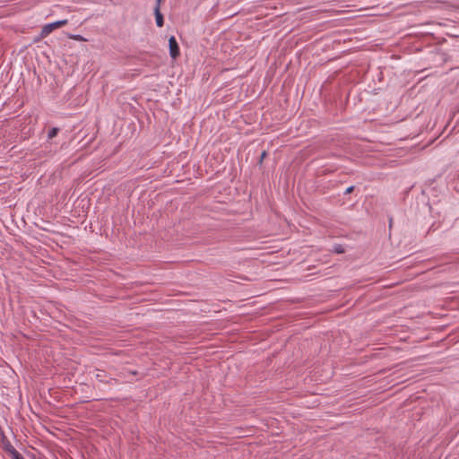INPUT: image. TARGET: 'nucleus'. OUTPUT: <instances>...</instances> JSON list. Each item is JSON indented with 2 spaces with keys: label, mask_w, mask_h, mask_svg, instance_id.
<instances>
[{
  "label": "nucleus",
  "mask_w": 459,
  "mask_h": 459,
  "mask_svg": "<svg viewBox=\"0 0 459 459\" xmlns=\"http://www.w3.org/2000/svg\"><path fill=\"white\" fill-rule=\"evenodd\" d=\"M68 22L67 20H61L57 21L52 23L46 24L42 27L41 32H40V38L44 39L47 36H48L53 30L59 29L65 25H66Z\"/></svg>",
  "instance_id": "f257e3e1"
},
{
  "label": "nucleus",
  "mask_w": 459,
  "mask_h": 459,
  "mask_svg": "<svg viewBox=\"0 0 459 459\" xmlns=\"http://www.w3.org/2000/svg\"><path fill=\"white\" fill-rule=\"evenodd\" d=\"M169 46L170 56L173 59H176L179 56L180 52H179V47H178L176 38L174 36H171L169 38Z\"/></svg>",
  "instance_id": "f03ea898"
},
{
  "label": "nucleus",
  "mask_w": 459,
  "mask_h": 459,
  "mask_svg": "<svg viewBox=\"0 0 459 459\" xmlns=\"http://www.w3.org/2000/svg\"><path fill=\"white\" fill-rule=\"evenodd\" d=\"M160 6H156L155 7V10H154V14H155V19H156V24L158 27H162L163 26V16L160 11Z\"/></svg>",
  "instance_id": "7ed1b4c3"
},
{
  "label": "nucleus",
  "mask_w": 459,
  "mask_h": 459,
  "mask_svg": "<svg viewBox=\"0 0 459 459\" xmlns=\"http://www.w3.org/2000/svg\"><path fill=\"white\" fill-rule=\"evenodd\" d=\"M57 133H58V129L56 127H53L49 130L48 136L49 139H52L56 136Z\"/></svg>",
  "instance_id": "20e7f679"
},
{
  "label": "nucleus",
  "mask_w": 459,
  "mask_h": 459,
  "mask_svg": "<svg viewBox=\"0 0 459 459\" xmlns=\"http://www.w3.org/2000/svg\"><path fill=\"white\" fill-rule=\"evenodd\" d=\"M69 38L77 41H86V39L81 35H70Z\"/></svg>",
  "instance_id": "39448f33"
},
{
  "label": "nucleus",
  "mask_w": 459,
  "mask_h": 459,
  "mask_svg": "<svg viewBox=\"0 0 459 459\" xmlns=\"http://www.w3.org/2000/svg\"><path fill=\"white\" fill-rule=\"evenodd\" d=\"M12 457H13V459H24L23 456L20 453H18L16 450H13L12 452Z\"/></svg>",
  "instance_id": "423d86ee"
},
{
  "label": "nucleus",
  "mask_w": 459,
  "mask_h": 459,
  "mask_svg": "<svg viewBox=\"0 0 459 459\" xmlns=\"http://www.w3.org/2000/svg\"><path fill=\"white\" fill-rule=\"evenodd\" d=\"M353 186H350L346 189L345 194H351L353 191Z\"/></svg>",
  "instance_id": "0eeeda50"
},
{
  "label": "nucleus",
  "mask_w": 459,
  "mask_h": 459,
  "mask_svg": "<svg viewBox=\"0 0 459 459\" xmlns=\"http://www.w3.org/2000/svg\"><path fill=\"white\" fill-rule=\"evenodd\" d=\"M162 0H156V6H160Z\"/></svg>",
  "instance_id": "6e6552de"
}]
</instances>
